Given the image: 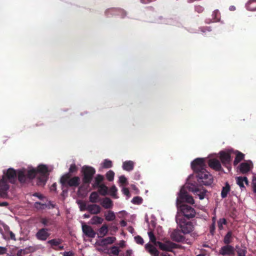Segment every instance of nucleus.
<instances>
[{"label": "nucleus", "mask_w": 256, "mask_h": 256, "mask_svg": "<svg viewBox=\"0 0 256 256\" xmlns=\"http://www.w3.org/2000/svg\"><path fill=\"white\" fill-rule=\"evenodd\" d=\"M20 184L28 182L25 170H18V172L12 168H9L6 170L3 171V175L0 178V196L6 198L8 196V192L10 188L9 183L14 184L16 178Z\"/></svg>", "instance_id": "obj_1"}, {"label": "nucleus", "mask_w": 256, "mask_h": 256, "mask_svg": "<svg viewBox=\"0 0 256 256\" xmlns=\"http://www.w3.org/2000/svg\"><path fill=\"white\" fill-rule=\"evenodd\" d=\"M187 190L192 192L194 194L198 196L200 200H203L204 198L206 192V190L202 186L198 185L196 182L190 183L188 186H182L177 196L176 206L184 204V202L192 204L194 203L192 196L188 194Z\"/></svg>", "instance_id": "obj_2"}, {"label": "nucleus", "mask_w": 256, "mask_h": 256, "mask_svg": "<svg viewBox=\"0 0 256 256\" xmlns=\"http://www.w3.org/2000/svg\"><path fill=\"white\" fill-rule=\"evenodd\" d=\"M191 167L198 178L200 184L210 186L213 182L212 176L206 170V166L202 158H196L191 163Z\"/></svg>", "instance_id": "obj_3"}, {"label": "nucleus", "mask_w": 256, "mask_h": 256, "mask_svg": "<svg viewBox=\"0 0 256 256\" xmlns=\"http://www.w3.org/2000/svg\"><path fill=\"white\" fill-rule=\"evenodd\" d=\"M36 169L37 174H38L36 180L37 184L42 186L45 185L50 174L48 166L45 164H40Z\"/></svg>", "instance_id": "obj_4"}, {"label": "nucleus", "mask_w": 256, "mask_h": 256, "mask_svg": "<svg viewBox=\"0 0 256 256\" xmlns=\"http://www.w3.org/2000/svg\"><path fill=\"white\" fill-rule=\"evenodd\" d=\"M82 175V181L84 185H89L96 174V170L92 166H84L81 170Z\"/></svg>", "instance_id": "obj_5"}, {"label": "nucleus", "mask_w": 256, "mask_h": 256, "mask_svg": "<svg viewBox=\"0 0 256 256\" xmlns=\"http://www.w3.org/2000/svg\"><path fill=\"white\" fill-rule=\"evenodd\" d=\"M70 173H66L64 174L60 179V182L62 186H69L76 187L80 184V179L78 176L71 177Z\"/></svg>", "instance_id": "obj_6"}, {"label": "nucleus", "mask_w": 256, "mask_h": 256, "mask_svg": "<svg viewBox=\"0 0 256 256\" xmlns=\"http://www.w3.org/2000/svg\"><path fill=\"white\" fill-rule=\"evenodd\" d=\"M178 210L180 212L184 217L188 219L193 218L196 216V211L191 206L187 204H182V206H177Z\"/></svg>", "instance_id": "obj_7"}, {"label": "nucleus", "mask_w": 256, "mask_h": 256, "mask_svg": "<svg viewBox=\"0 0 256 256\" xmlns=\"http://www.w3.org/2000/svg\"><path fill=\"white\" fill-rule=\"evenodd\" d=\"M176 222L179 224L182 233L189 234L193 230L194 227L192 222H186L184 220H182L178 222V218H176Z\"/></svg>", "instance_id": "obj_8"}, {"label": "nucleus", "mask_w": 256, "mask_h": 256, "mask_svg": "<svg viewBox=\"0 0 256 256\" xmlns=\"http://www.w3.org/2000/svg\"><path fill=\"white\" fill-rule=\"evenodd\" d=\"M220 159L224 166L230 164L232 160L230 153L229 152L220 151Z\"/></svg>", "instance_id": "obj_9"}, {"label": "nucleus", "mask_w": 256, "mask_h": 256, "mask_svg": "<svg viewBox=\"0 0 256 256\" xmlns=\"http://www.w3.org/2000/svg\"><path fill=\"white\" fill-rule=\"evenodd\" d=\"M235 248L231 245H225L220 250V254L223 256H234Z\"/></svg>", "instance_id": "obj_10"}, {"label": "nucleus", "mask_w": 256, "mask_h": 256, "mask_svg": "<svg viewBox=\"0 0 256 256\" xmlns=\"http://www.w3.org/2000/svg\"><path fill=\"white\" fill-rule=\"evenodd\" d=\"M48 231V228H41L36 233V236L38 240H46L50 236V233Z\"/></svg>", "instance_id": "obj_11"}, {"label": "nucleus", "mask_w": 256, "mask_h": 256, "mask_svg": "<svg viewBox=\"0 0 256 256\" xmlns=\"http://www.w3.org/2000/svg\"><path fill=\"white\" fill-rule=\"evenodd\" d=\"M82 230L84 234L88 238H94L96 236V232L90 226L83 224L82 226Z\"/></svg>", "instance_id": "obj_12"}, {"label": "nucleus", "mask_w": 256, "mask_h": 256, "mask_svg": "<svg viewBox=\"0 0 256 256\" xmlns=\"http://www.w3.org/2000/svg\"><path fill=\"white\" fill-rule=\"evenodd\" d=\"M182 231L178 230H174L171 234L172 239L176 242H181L184 240V237L182 234Z\"/></svg>", "instance_id": "obj_13"}, {"label": "nucleus", "mask_w": 256, "mask_h": 256, "mask_svg": "<svg viewBox=\"0 0 256 256\" xmlns=\"http://www.w3.org/2000/svg\"><path fill=\"white\" fill-rule=\"evenodd\" d=\"M208 166L216 171H219L222 168L220 161L216 158H212L208 160Z\"/></svg>", "instance_id": "obj_14"}, {"label": "nucleus", "mask_w": 256, "mask_h": 256, "mask_svg": "<svg viewBox=\"0 0 256 256\" xmlns=\"http://www.w3.org/2000/svg\"><path fill=\"white\" fill-rule=\"evenodd\" d=\"M104 180V176L98 174L94 178L93 183L92 184V187L95 188L100 186L101 184H103V182Z\"/></svg>", "instance_id": "obj_15"}, {"label": "nucleus", "mask_w": 256, "mask_h": 256, "mask_svg": "<svg viewBox=\"0 0 256 256\" xmlns=\"http://www.w3.org/2000/svg\"><path fill=\"white\" fill-rule=\"evenodd\" d=\"M87 210L91 214H97L100 213L101 208L100 206L96 204H88L87 206Z\"/></svg>", "instance_id": "obj_16"}, {"label": "nucleus", "mask_w": 256, "mask_h": 256, "mask_svg": "<svg viewBox=\"0 0 256 256\" xmlns=\"http://www.w3.org/2000/svg\"><path fill=\"white\" fill-rule=\"evenodd\" d=\"M116 240V238L115 237L108 236L100 240L99 245L101 246H104L108 244H112Z\"/></svg>", "instance_id": "obj_17"}, {"label": "nucleus", "mask_w": 256, "mask_h": 256, "mask_svg": "<svg viewBox=\"0 0 256 256\" xmlns=\"http://www.w3.org/2000/svg\"><path fill=\"white\" fill-rule=\"evenodd\" d=\"M145 248L152 256H158L159 252L153 245L147 244L145 246Z\"/></svg>", "instance_id": "obj_18"}, {"label": "nucleus", "mask_w": 256, "mask_h": 256, "mask_svg": "<svg viewBox=\"0 0 256 256\" xmlns=\"http://www.w3.org/2000/svg\"><path fill=\"white\" fill-rule=\"evenodd\" d=\"M212 18L207 20V23L216 22L220 21V14L218 10H214L212 15Z\"/></svg>", "instance_id": "obj_19"}, {"label": "nucleus", "mask_w": 256, "mask_h": 256, "mask_svg": "<svg viewBox=\"0 0 256 256\" xmlns=\"http://www.w3.org/2000/svg\"><path fill=\"white\" fill-rule=\"evenodd\" d=\"M236 184L240 186V187L242 189L244 188V182L246 185L248 184V178L246 176H238L236 178Z\"/></svg>", "instance_id": "obj_20"}, {"label": "nucleus", "mask_w": 256, "mask_h": 256, "mask_svg": "<svg viewBox=\"0 0 256 256\" xmlns=\"http://www.w3.org/2000/svg\"><path fill=\"white\" fill-rule=\"evenodd\" d=\"M62 242L63 240L62 238H58L49 240L47 242V243L54 250H56L55 247L60 245Z\"/></svg>", "instance_id": "obj_21"}, {"label": "nucleus", "mask_w": 256, "mask_h": 256, "mask_svg": "<svg viewBox=\"0 0 256 256\" xmlns=\"http://www.w3.org/2000/svg\"><path fill=\"white\" fill-rule=\"evenodd\" d=\"M159 248L162 250L166 252H171L172 250V248H174L172 244H164L160 242H157V244Z\"/></svg>", "instance_id": "obj_22"}, {"label": "nucleus", "mask_w": 256, "mask_h": 256, "mask_svg": "<svg viewBox=\"0 0 256 256\" xmlns=\"http://www.w3.org/2000/svg\"><path fill=\"white\" fill-rule=\"evenodd\" d=\"M108 232V226L106 224H104L98 230V234L99 238H102L106 236Z\"/></svg>", "instance_id": "obj_23"}, {"label": "nucleus", "mask_w": 256, "mask_h": 256, "mask_svg": "<svg viewBox=\"0 0 256 256\" xmlns=\"http://www.w3.org/2000/svg\"><path fill=\"white\" fill-rule=\"evenodd\" d=\"M102 206L106 209L111 208L113 206V202L109 198H105L102 202Z\"/></svg>", "instance_id": "obj_24"}, {"label": "nucleus", "mask_w": 256, "mask_h": 256, "mask_svg": "<svg viewBox=\"0 0 256 256\" xmlns=\"http://www.w3.org/2000/svg\"><path fill=\"white\" fill-rule=\"evenodd\" d=\"M26 174L28 182L33 180L37 175L36 169L34 168L28 170Z\"/></svg>", "instance_id": "obj_25"}, {"label": "nucleus", "mask_w": 256, "mask_h": 256, "mask_svg": "<svg viewBox=\"0 0 256 256\" xmlns=\"http://www.w3.org/2000/svg\"><path fill=\"white\" fill-rule=\"evenodd\" d=\"M250 170V164L248 162H242L240 165V170L243 174L247 173Z\"/></svg>", "instance_id": "obj_26"}, {"label": "nucleus", "mask_w": 256, "mask_h": 256, "mask_svg": "<svg viewBox=\"0 0 256 256\" xmlns=\"http://www.w3.org/2000/svg\"><path fill=\"white\" fill-rule=\"evenodd\" d=\"M134 163L132 161L128 160L123 162L122 168L126 171H130L134 169Z\"/></svg>", "instance_id": "obj_27"}, {"label": "nucleus", "mask_w": 256, "mask_h": 256, "mask_svg": "<svg viewBox=\"0 0 256 256\" xmlns=\"http://www.w3.org/2000/svg\"><path fill=\"white\" fill-rule=\"evenodd\" d=\"M98 192L102 196H105L108 194V187L104 184L98 186Z\"/></svg>", "instance_id": "obj_28"}, {"label": "nucleus", "mask_w": 256, "mask_h": 256, "mask_svg": "<svg viewBox=\"0 0 256 256\" xmlns=\"http://www.w3.org/2000/svg\"><path fill=\"white\" fill-rule=\"evenodd\" d=\"M230 190V184L228 182H226V185L222 188V190L221 192V196L222 198H226L228 192Z\"/></svg>", "instance_id": "obj_29"}, {"label": "nucleus", "mask_w": 256, "mask_h": 256, "mask_svg": "<svg viewBox=\"0 0 256 256\" xmlns=\"http://www.w3.org/2000/svg\"><path fill=\"white\" fill-rule=\"evenodd\" d=\"M244 157V154L238 151L236 152V154L234 162V165L236 166Z\"/></svg>", "instance_id": "obj_30"}, {"label": "nucleus", "mask_w": 256, "mask_h": 256, "mask_svg": "<svg viewBox=\"0 0 256 256\" xmlns=\"http://www.w3.org/2000/svg\"><path fill=\"white\" fill-rule=\"evenodd\" d=\"M246 7L248 10H256V0H250L246 4Z\"/></svg>", "instance_id": "obj_31"}, {"label": "nucleus", "mask_w": 256, "mask_h": 256, "mask_svg": "<svg viewBox=\"0 0 256 256\" xmlns=\"http://www.w3.org/2000/svg\"><path fill=\"white\" fill-rule=\"evenodd\" d=\"M104 216L107 221H112L116 218V215L112 210H108L106 214H104Z\"/></svg>", "instance_id": "obj_32"}, {"label": "nucleus", "mask_w": 256, "mask_h": 256, "mask_svg": "<svg viewBox=\"0 0 256 256\" xmlns=\"http://www.w3.org/2000/svg\"><path fill=\"white\" fill-rule=\"evenodd\" d=\"M232 232H228L226 235L224 236V242L226 245H230V244L232 242Z\"/></svg>", "instance_id": "obj_33"}, {"label": "nucleus", "mask_w": 256, "mask_h": 256, "mask_svg": "<svg viewBox=\"0 0 256 256\" xmlns=\"http://www.w3.org/2000/svg\"><path fill=\"white\" fill-rule=\"evenodd\" d=\"M91 224H101L104 221V219L98 216H94L91 219Z\"/></svg>", "instance_id": "obj_34"}, {"label": "nucleus", "mask_w": 256, "mask_h": 256, "mask_svg": "<svg viewBox=\"0 0 256 256\" xmlns=\"http://www.w3.org/2000/svg\"><path fill=\"white\" fill-rule=\"evenodd\" d=\"M98 192H93L90 194L89 197L90 201L91 202L96 203L98 202Z\"/></svg>", "instance_id": "obj_35"}, {"label": "nucleus", "mask_w": 256, "mask_h": 256, "mask_svg": "<svg viewBox=\"0 0 256 256\" xmlns=\"http://www.w3.org/2000/svg\"><path fill=\"white\" fill-rule=\"evenodd\" d=\"M236 250L238 256H246L247 252L245 248H241L240 246H236Z\"/></svg>", "instance_id": "obj_36"}, {"label": "nucleus", "mask_w": 256, "mask_h": 256, "mask_svg": "<svg viewBox=\"0 0 256 256\" xmlns=\"http://www.w3.org/2000/svg\"><path fill=\"white\" fill-rule=\"evenodd\" d=\"M106 176L109 182H112L114 179V172L112 170H110L106 173Z\"/></svg>", "instance_id": "obj_37"}, {"label": "nucleus", "mask_w": 256, "mask_h": 256, "mask_svg": "<svg viewBox=\"0 0 256 256\" xmlns=\"http://www.w3.org/2000/svg\"><path fill=\"white\" fill-rule=\"evenodd\" d=\"M102 165L103 168H108L112 167V164L111 160L108 159H106L104 160Z\"/></svg>", "instance_id": "obj_38"}, {"label": "nucleus", "mask_w": 256, "mask_h": 256, "mask_svg": "<svg viewBox=\"0 0 256 256\" xmlns=\"http://www.w3.org/2000/svg\"><path fill=\"white\" fill-rule=\"evenodd\" d=\"M117 190H118L116 186H112L109 190L110 195L114 198H117L116 196Z\"/></svg>", "instance_id": "obj_39"}, {"label": "nucleus", "mask_w": 256, "mask_h": 256, "mask_svg": "<svg viewBox=\"0 0 256 256\" xmlns=\"http://www.w3.org/2000/svg\"><path fill=\"white\" fill-rule=\"evenodd\" d=\"M142 198L140 196H134L132 200V202L135 204H140L142 202Z\"/></svg>", "instance_id": "obj_40"}, {"label": "nucleus", "mask_w": 256, "mask_h": 256, "mask_svg": "<svg viewBox=\"0 0 256 256\" xmlns=\"http://www.w3.org/2000/svg\"><path fill=\"white\" fill-rule=\"evenodd\" d=\"M110 254L116 256H118L120 252V250L118 249V247L116 246H112L110 248Z\"/></svg>", "instance_id": "obj_41"}, {"label": "nucleus", "mask_w": 256, "mask_h": 256, "mask_svg": "<svg viewBox=\"0 0 256 256\" xmlns=\"http://www.w3.org/2000/svg\"><path fill=\"white\" fill-rule=\"evenodd\" d=\"M226 220L224 218H220L218 222V226L220 230L223 229V224H226Z\"/></svg>", "instance_id": "obj_42"}, {"label": "nucleus", "mask_w": 256, "mask_h": 256, "mask_svg": "<svg viewBox=\"0 0 256 256\" xmlns=\"http://www.w3.org/2000/svg\"><path fill=\"white\" fill-rule=\"evenodd\" d=\"M148 236H149L150 242L154 243L156 244H157L158 242L156 241V238L155 236L154 235L153 232L152 231L148 232Z\"/></svg>", "instance_id": "obj_43"}, {"label": "nucleus", "mask_w": 256, "mask_h": 256, "mask_svg": "<svg viewBox=\"0 0 256 256\" xmlns=\"http://www.w3.org/2000/svg\"><path fill=\"white\" fill-rule=\"evenodd\" d=\"M78 170V168L76 166L75 164H72L70 166V168H69V172L68 173H70V174H71L75 173Z\"/></svg>", "instance_id": "obj_44"}, {"label": "nucleus", "mask_w": 256, "mask_h": 256, "mask_svg": "<svg viewBox=\"0 0 256 256\" xmlns=\"http://www.w3.org/2000/svg\"><path fill=\"white\" fill-rule=\"evenodd\" d=\"M136 242L138 244H143L144 241L143 238L140 236H137L134 237Z\"/></svg>", "instance_id": "obj_45"}, {"label": "nucleus", "mask_w": 256, "mask_h": 256, "mask_svg": "<svg viewBox=\"0 0 256 256\" xmlns=\"http://www.w3.org/2000/svg\"><path fill=\"white\" fill-rule=\"evenodd\" d=\"M40 222L42 224H43L45 226H47L50 224V220L46 218H42Z\"/></svg>", "instance_id": "obj_46"}, {"label": "nucleus", "mask_w": 256, "mask_h": 256, "mask_svg": "<svg viewBox=\"0 0 256 256\" xmlns=\"http://www.w3.org/2000/svg\"><path fill=\"white\" fill-rule=\"evenodd\" d=\"M120 182L122 184H127V179L124 176H121L119 178Z\"/></svg>", "instance_id": "obj_47"}, {"label": "nucleus", "mask_w": 256, "mask_h": 256, "mask_svg": "<svg viewBox=\"0 0 256 256\" xmlns=\"http://www.w3.org/2000/svg\"><path fill=\"white\" fill-rule=\"evenodd\" d=\"M122 192L124 195L128 196V197L130 196V191L128 188H123L122 190Z\"/></svg>", "instance_id": "obj_48"}, {"label": "nucleus", "mask_w": 256, "mask_h": 256, "mask_svg": "<svg viewBox=\"0 0 256 256\" xmlns=\"http://www.w3.org/2000/svg\"><path fill=\"white\" fill-rule=\"evenodd\" d=\"M210 232L212 234H214L215 231V222H214L212 224L210 228Z\"/></svg>", "instance_id": "obj_49"}, {"label": "nucleus", "mask_w": 256, "mask_h": 256, "mask_svg": "<svg viewBox=\"0 0 256 256\" xmlns=\"http://www.w3.org/2000/svg\"><path fill=\"white\" fill-rule=\"evenodd\" d=\"M87 206H86L85 203L82 204H80V210L81 211H84V210H87Z\"/></svg>", "instance_id": "obj_50"}, {"label": "nucleus", "mask_w": 256, "mask_h": 256, "mask_svg": "<svg viewBox=\"0 0 256 256\" xmlns=\"http://www.w3.org/2000/svg\"><path fill=\"white\" fill-rule=\"evenodd\" d=\"M7 248L5 247L0 246V254H6Z\"/></svg>", "instance_id": "obj_51"}, {"label": "nucleus", "mask_w": 256, "mask_h": 256, "mask_svg": "<svg viewBox=\"0 0 256 256\" xmlns=\"http://www.w3.org/2000/svg\"><path fill=\"white\" fill-rule=\"evenodd\" d=\"M195 10L198 13H200L204 10V8L200 6H196Z\"/></svg>", "instance_id": "obj_52"}, {"label": "nucleus", "mask_w": 256, "mask_h": 256, "mask_svg": "<svg viewBox=\"0 0 256 256\" xmlns=\"http://www.w3.org/2000/svg\"><path fill=\"white\" fill-rule=\"evenodd\" d=\"M63 256H74V252L71 251L64 252Z\"/></svg>", "instance_id": "obj_53"}, {"label": "nucleus", "mask_w": 256, "mask_h": 256, "mask_svg": "<svg viewBox=\"0 0 256 256\" xmlns=\"http://www.w3.org/2000/svg\"><path fill=\"white\" fill-rule=\"evenodd\" d=\"M252 188L254 193H256V179L254 180L252 182Z\"/></svg>", "instance_id": "obj_54"}, {"label": "nucleus", "mask_w": 256, "mask_h": 256, "mask_svg": "<svg viewBox=\"0 0 256 256\" xmlns=\"http://www.w3.org/2000/svg\"><path fill=\"white\" fill-rule=\"evenodd\" d=\"M56 184H53L50 188V190L51 191H56Z\"/></svg>", "instance_id": "obj_55"}, {"label": "nucleus", "mask_w": 256, "mask_h": 256, "mask_svg": "<svg viewBox=\"0 0 256 256\" xmlns=\"http://www.w3.org/2000/svg\"><path fill=\"white\" fill-rule=\"evenodd\" d=\"M34 196H36L38 197V198H40V200H42V198H44V196H42V195L38 194V193H34Z\"/></svg>", "instance_id": "obj_56"}, {"label": "nucleus", "mask_w": 256, "mask_h": 256, "mask_svg": "<svg viewBox=\"0 0 256 256\" xmlns=\"http://www.w3.org/2000/svg\"><path fill=\"white\" fill-rule=\"evenodd\" d=\"M10 236L12 240H16L15 234L12 232H10Z\"/></svg>", "instance_id": "obj_57"}, {"label": "nucleus", "mask_w": 256, "mask_h": 256, "mask_svg": "<svg viewBox=\"0 0 256 256\" xmlns=\"http://www.w3.org/2000/svg\"><path fill=\"white\" fill-rule=\"evenodd\" d=\"M120 224L122 226H126V222L124 220H122L120 222Z\"/></svg>", "instance_id": "obj_58"}, {"label": "nucleus", "mask_w": 256, "mask_h": 256, "mask_svg": "<svg viewBox=\"0 0 256 256\" xmlns=\"http://www.w3.org/2000/svg\"><path fill=\"white\" fill-rule=\"evenodd\" d=\"M141 2L143 4H148L150 2L152 1V0H140Z\"/></svg>", "instance_id": "obj_59"}, {"label": "nucleus", "mask_w": 256, "mask_h": 256, "mask_svg": "<svg viewBox=\"0 0 256 256\" xmlns=\"http://www.w3.org/2000/svg\"><path fill=\"white\" fill-rule=\"evenodd\" d=\"M64 249V246H58V248H56V250H63Z\"/></svg>", "instance_id": "obj_60"}, {"label": "nucleus", "mask_w": 256, "mask_h": 256, "mask_svg": "<svg viewBox=\"0 0 256 256\" xmlns=\"http://www.w3.org/2000/svg\"><path fill=\"white\" fill-rule=\"evenodd\" d=\"M120 246L121 248H124V240H122L120 243Z\"/></svg>", "instance_id": "obj_61"}, {"label": "nucleus", "mask_w": 256, "mask_h": 256, "mask_svg": "<svg viewBox=\"0 0 256 256\" xmlns=\"http://www.w3.org/2000/svg\"><path fill=\"white\" fill-rule=\"evenodd\" d=\"M229 10L231 11H234L236 10V7L234 6H232L230 7Z\"/></svg>", "instance_id": "obj_62"}, {"label": "nucleus", "mask_w": 256, "mask_h": 256, "mask_svg": "<svg viewBox=\"0 0 256 256\" xmlns=\"http://www.w3.org/2000/svg\"><path fill=\"white\" fill-rule=\"evenodd\" d=\"M8 205V203L7 202H3L0 203V206H6Z\"/></svg>", "instance_id": "obj_63"}, {"label": "nucleus", "mask_w": 256, "mask_h": 256, "mask_svg": "<svg viewBox=\"0 0 256 256\" xmlns=\"http://www.w3.org/2000/svg\"><path fill=\"white\" fill-rule=\"evenodd\" d=\"M160 256H170V255L166 252H164L160 254Z\"/></svg>", "instance_id": "obj_64"}]
</instances>
